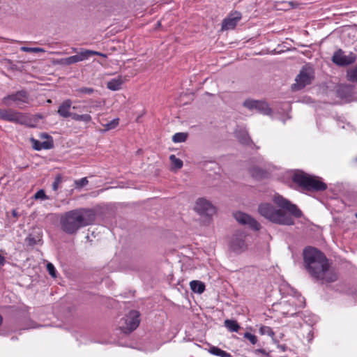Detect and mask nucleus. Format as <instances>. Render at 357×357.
<instances>
[{"instance_id":"nucleus-1","label":"nucleus","mask_w":357,"mask_h":357,"mask_svg":"<svg viewBox=\"0 0 357 357\" xmlns=\"http://www.w3.org/2000/svg\"><path fill=\"white\" fill-rule=\"evenodd\" d=\"M303 255L305 268L314 279L322 284L338 280V273L331 268L328 259L321 251L310 246L304 249Z\"/></svg>"},{"instance_id":"nucleus-2","label":"nucleus","mask_w":357,"mask_h":357,"mask_svg":"<svg viewBox=\"0 0 357 357\" xmlns=\"http://www.w3.org/2000/svg\"><path fill=\"white\" fill-rule=\"evenodd\" d=\"M273 202L280 208H276L273 205L268 203L261 204L258 207L259 213L273 223L293 225L294 220L287 212L297 218L303 215L302 211L296 204H292L281 195L275 196Z\"/></svg>"},{"instance_id":"nucleus-3","label":"nucleus","mask_w":357,"mask_h":357,"mask_svg":"<svg viewBox=\"0 0 357 357\" xmlns=\"http://www.w3.org/2000/svg\"><path fill=\"white\" fill-rule=\"evenodd\" d=\"M93 209L79 208L67 211L60 218L61 229L68 235H75L86 226L91 225L96 220Z\"/></svg>"},{"instance_id":"nucleus-4","label":"nucleus","mask_w":357,"mask_h":357,"mask_svg":"<svg viewBox=\"0 0 357 357\" xmlns=\"http://www.w3.org/2000/svg\"><path fill=\"white\" fill-rule=\"evenodd\" d=\"M43 117L40 114L31 115L12 109H0V120L35 128Z\"/></svg>"},{"instance_id":"nucleus-5","label":"nucleus","mask_w":357,"mask_h":357,"mask_svg":"<svg viewBox=\"0 0 357 357\" xmlns=\"http://www.w3.org/2000/svg\"><path fill=\"white\" fill-rule=\"evenodd\" d=\"M291 180L301 191L322 192L327 189V185L320 178L303 171L295 172L291 176Z\"/></svg>"},{"instance_id":"nucleus-6","label":"nucleus","mask_w":357,"mask_h":357,"mask_svg":"<svg viewBox=\"0 0 357 357\" xmlns=\"http://www.w3.org/2000/svg\"><path fill=\"white\" fill-rule=\"evenodd\" d=\"M93 55H99V56H105V55L102 53H100V52H98L96 51H93V50H84V51H82V52L78 53L77 54L70 56L69 57L56 59V61H54V63L57 64V65L63 66H70V65L76 63L79 61L86 60L90 56H93Z\"/></svg>"},{"instance_id":"nucleus-7","label":"nucleus","mask_w":357,"mask_h":357,"mask_svg":"<svg viewBox=\"0 0 357 357\" xmlns=\"http://www.w3.org/2000/svg\"><path fill=\"white\" fill-rule=\"evenodd\" d=\"M29 99L28 92L25 90H21L6 96L2 99V102L7 106H10L11 102H13L17 107L22 109L23 105L29 102Z\"/></svg>"},{"instance_id":"nucleus-8","label":"nucleus","mask_w":357,"mask_h":357,"mask_svg":"<svg viewBox=\"0 0 357 357\" xmlns=\"http://www.w3.org/2000/svg\"><path fill=\"white\" fill-rule=\"evenodd\" d=\"M314 78V71L311 67L303 66L296 78V84H294L296 89H303L310 84Z\"/></svg>"},{"instance_id":"nucleus-9","label":"nucleus","mask_w":357,"mask_h":357,"mask_svg":"<svg viewBox=\"0 0 357 357\" xmlns=\"http://www.w3.org/2000/svg\"><path fill=\"white\" fill-rule=\"evenodd\" d=\"M246 234L243 231H236L232 236L229 243L230 249L236 254H240L246 250Z\"/></svg>"},{"instance_id":"nucleus-10","label":"nucleus","mask_w":357,"mask_h":357,"mask_svg":"<svg viewBox=\"0 0 357 357\" xmlns=\"http://www.w3.org/2000/svg\"><path fill=\"white\" fill-rule=\"evenodd\" d=\"M243 106L250 110L255 109L260 113L265 115H271L273 112L268 104L266 102L261 100L248 99L244 101Z\"/></svg>"},{"instance_id":"nucleus-11","label":"nucleus","mask_w":357,"mask_h":357,"mask_svg":"<svg viewBox=\"0 0 357 357\" xmlns=\"http://www.w3.org/2000/svg\"><path fill=\"white\" fill-rule=\"evenodd\" d=\"M194 209L202 215L211 216L215 213V206L204 198L197 200Z\"/></svg>"},{"instance_id":"nucleus-12","label":"nucleus","mask_w":357,"mask_h":357,"mask_svg":"<svg viewBox=\"0 0 357 357\" xmlns=\"http://www.w3.org/2000/svg\"><path fill=\"white\" fill-rule=\"evenodd\" d=\"M236 221L243 225H248L255 231H259L261 228L260 224L250 215L238 211L234 214Z\"/></svg>"},{"instance_id":"nucleus-13","label":"nucleus","mask_w":357,"mask_h":357,"mask_svg":"<svg viewBox=\"0 0 357 357\" xmlns=\"http://www.w3.org/2000/svg\"><path fill=\"white\" fill-rule=\"evenodd\" d=\"M42 137L47 139V141L40 142L33 137L31 138L32 147L36 151H40L42 149H51L54 147V142L52 137L47 133H43Z\"/></svg>"},{"instance_id":"nucleus-14","label":"nucleus","mask_w":357,"mask_h":357,"mask_svg":"<svg viewBox=\"0 0 357 357\" xmlns=\"http://www.w3.org/2000/svg\"><path fill=\"white\" fill-rule=\"evenodd\" d=\"M241 19V13L235 11L234 13H231L228 17L223 20L222 29L228 30L234 29Z\"/></svg>"},{"instance_id":"nucleus-15","label":"nucleus","mask_w":357,"mask_h":357,"mask_svg":"<svg viewBox=\"0 0 357 357\" xmlns=\"http://www.w3.org/2000/svg\"><path fill=\"white\" fill-rule=\"evenodd\" d=\"M139 312L137 310H131L126 320V324L129 332L135 330L139 324Z\"/></svg>"},{"instance_id":"nucleus-16","label":"nucleus","mask_w":357,"mask_h":357,"mask_svg":"<svg viewBox=\"0 0 357 357\" xmlns=\"http://www.w3.org/2000/svg\"><path fill=\"white\" fill-rule=\"evenodd\" d=\"M332 61L334 63L340 66L349 65L354 61L349 57L344 55L342 50H339L334 53Z\"/></svg>"},{"instance_id":"nucleus-17","label":"nucleus","mask_w":357,"mask_h":357,"mask_svg":"<svg viewBox=\"0 0 357 357\" xmlns=\"http://www.w3.org/2000/svg\"><path fill=\"white\" fill-rule=\"evenodd\" d=\"M72 101L70 99L65 100L59 106L57 110L59 115L63 118L71 117L73 113L70 112Z\"/></svg>"},{"instance_id":"nucleus-18","label":"nucleus","mask_w":357,"mask_h":357,"mask_svg":"<svg viewBox=\"0 0 357 357\" xmlns=\"http://www.w3.org/2000/svg\"><path fill=\"white\" fill-rule=\"evenodd\" d=\"M250 174L254 178L261 180L267 177V172L260 167H253L250 169Z\"/></svg>"},{"instance_id":"nucleus-19","label":"nucleus","mask_w":357,"mask_h":357,"mask_svg":"<svg viewBox=\"0 0 357 357\" xmlns=\"http://www.w3.org/2000/svg\"><path fill=\"white\" fill-rule=\"evenodd\" d=\"M123 82L121 77L114 78L107 82V87L112 91H117L121 89Z\"/></svg>"},{"instance_id":"nucleus-20","label":"nucleus","mask_w":357,"mask_h":357,"mask_svg":"<svg viewBox=\"0 0 357 357\" xmlns=\"http://www.w3.org/2000/svg\"><path fill=\"white\" fill-rule=\"evenodd\" d=\"M191 290L197 294H202L205 290V284L199 280H192L190 282Z\"/></svg>"},{"instance_id":"nucleus-21","label":"nucleus","mask_w":357,"mask_h":357,"mask_svg":"<svg viewBox=\"0 0 357 357\" xmlns=\"http://www.w3.org/2000/svg\"><path fill=\"white\" fill-rule=\"evenodd\" d=\"M224 325L231 332H238L241 328L237 321L234 319H226L224 322Z\"/></svg>"},{"instance_id":"nucleus-22","label":"nucleus","mask_w":357,"mask_h":357,"mask_svg":"<svg viewBox=\"0 0 357 357\" xmlns=\"http://www.w3.org/2000/svg\"><path fill=\"white\" fill-rule=\"evenodd\" d=\"M236 136L239 142L243 144L248 145L251 142V139L249 137L248 132L245 130H240L236 132Z\"/></svg>"},{"instance_id":"nucleus-23","label":"nucleus","mask_w":357,"mask_h":357,"mask_svg":"<svg viewBox=\"0 0 357 357\" xmlns=\"http://www.w3.org/2000/svg\"><path fill=\"white\" fill-rule=\"evenodd\" d=\"M40 241H42V236L40 234H38L37 236L29 234L25 238V242L26 245L31 247L40 243Z\"/></svg>"},{"instance_id":"nucleus-24","label":"nucleus","mask_w":357,"mask_h":357,"mask_svg":"<svg viewBox=\"0 0 357 357\" xmlns=\"http://www.w3.org/2000/svg\"><path fill=\"white\" fill-rule=\"evenodd\" d=\"M208 351L211 354H213L214 356H217L232 357V356L229 353H228L217 347H215V346L211 347L210 349H208Z\"/></svg>"},{"instance_id":"nucleus-25","label":"nucleus","mask_w":357,"mask_h":357,"mask_svg":"<svg viewBox=\"0 0 357 357\" xmlns=\"http://www.w3.org/2000/svg\"><path fill=\"white\" fill-rule=\"evenodd\" d=\"M72 119L77 121H83L85 123H89L92 120L91 115L88 114H78L77 113H73L72 115Z\"/></svg>"},{"instance_id":"nucleus-26","label":"nucleus","mask_w":357,"mask_h":357,"mask_svg":"<svg viewBox=\"0 0 357 357\" xmlns=\"http://www.w3.org/2000/svg\"><path fill=\"white\" fill-rule=\"evenodd\" d=\"M95 90L92 87H80L75 90L77 96L82 97L83 95H91L94 93Z\"/></svg>"},{"instance_id":"nucleus-27","label":"nucleus","mask_w":357,"mask_h":357,"mask_svg":"<svg viewBox=\"0 0 357 357\" xmlns=\"http://www.w3.org/2000/svg\"><path fill=\"white\" fill-rule=\"evenodd\" d=\"M119 123V118L114 119L113 120L110 121L109 122H108L105 124H102V126L105 128L103 131L105 132V131H108L110 130H113L117 127Z\"/></svg>"},{"instance_id":"nucleus-28","label":"nucleus","mask_w":357,"mask_h":357,"mask_svg":"<svg viewBox=\"0 0 357 357\" xmlns=\"http://www.w3.org/2000/svg\"><path fill=\"white\" fill-rule=\"evenodd\" d=\"M188 138V134L185 132H177L172 137V141L174 143L184 142Z\"/></svg>"},{"instance_id":"nucleus-29","label":"nucleus","mask_w":357,"mask_h":357,"mask_svg":"<svg viewBox=\"0 0 357 357\" xmlns=\"http://www.w3.org/2000/svg\"><path fill=\"white\" fill-rule=\"evenodd\" d=\"M169 160L176 169H181L183 167V161L181 159L176 158L174 155H171L169 156Z\"/></svg>"},{"instance_id":"nucleus-30","label":"nucleus","mask_w":357,"mask_h":357,"mask_svg":"<svg viewBox=\"0 0 357 357\" xmlns=\"http://www.w3.org/2000/svg\"><path fill=\"white\" fill-rule=\"evenodd\" d=\"M20 50L24 52L38 53V52H45L44 49L40 48V47H25V46L22 47L20 48Z\"/></svg>"},{"instance_id":"nucleus-31","label":"nucleus","mask_w":357,"mask_h":357,"mask_svg":"<svg viewBox=\"0 0 357 357\" xmlns=\"http://www.w3.org/2000/svg\"><path fill=\"white\" fill-rule=\"evenodd\" d=\"M33 197L35 199H41V200H47L50 199L49 197L46 195L45 190L43 189L38 190L35 193Z\"/></svg>"},{"instance_id":"nucleus-32","label":"nucleus","mask_w":357,"mask_h":357,"mask_svg":"<svg viewBox=\"0 0 357 357\" xmlns=\"http://www.w3.org/2000/svg\"><path fill=\"white\" fill-rule=\"evenodd\" d=\"M347 77L349 81L357 82V66L348 71Z\"/></svg>"},{"instance_id":"nucleus-33","label":"nucleus","mask_w":357,"mask_h":357,"mask_svg":"<svg viewBox=\"0 0 357 357\" xmlns=\"http://www.w3.org/2000/svg\"><path fill=\"white\" fill-rule=\"evenodd\" d=\"M63 180L62 176L61 174H57L54 178V181L52 183V190L54 191H56L59 189V185L61 183Z\"/></svg>"},{"instance_id":"nucleus-34","label":"nucleus","mask_w":357,"mask_h":357,"mask_svg":"<svg viewBox=\"0 0 357 357\" xmlns=\"http://www.w3.org/2000/svg\"><path fill=\"white\" fill-rule=\"evenodd\" d=\"M259 333L261 335L267 334L270 336H273L274 335V333L272 330V328L269 326H263L259 328Z\"/></svg>"},{"instance_id":"nucleus-35","label":"nucleus","mask_w":357,"mask_h":357,"mask_svg":"<svg viewBox=\"0 0 357 357\" xmlns=\"http://www.w3.org/2000/svg\"><path fill=\"white\" fill-rule=\"evenodd\" d=\"M243 337L248 339L251 342L252 344H255L257 342V336L250 333H245Z\"/></svg>"},{"instance_id":"nucleus-36","label":"nucleus","mask_w":357,"mask_h":357,"mask_svg":"<svg viewBox=\"0 0 357 357\" xmlns=\"http://www.w3.org/2000/svg\"><path fill=\"white\" fill-rule=\"evenodd\" d=\"M47 269L49 274L54 278H56V271L54 266L52 263H47Z\"/></svg>"},{"instance_id":"nucleus-37","label":"nucleus","mask_w":357,"mask_h":357,"mask_svg":"<svg viewBox=\"0 0 357 357\" xmlns=\"http://www.w3.org/2000/svg\"><path fill=\"white\" fill-rule=\"evenodd\" d=\"M89 181L86 177L75 181L76 188H82L88 184Z\"/></svg>"},{"instance_id":"nucleus-38","label":"nucleus","mask_w":357,"mask_h":357,"mask_svg":"<svg viewBox=\"0 0 357 357\" xmlns=\"http://www.w3.org/2000/svg\"><path fill=\"white\" fill-rule=\"evenodd\" d=\"M283 5L282 7L280 8L279 9L281 10H289L293 7V3L291 1L289 2H283L282 3Z\"/></svg>"},{"instance_id":"nucleus-39","label":"nucleus","mask_w":357,"mask_h":357,"mask_svg":"<svg viewBox=\"0 0 357 357\" xmlns=\"http://www.w3.org/2000/svg\"><path fill=\"white\" fill-rule=\"evenodd\" d=\"M6 263V258L0 254V265L3 266Z\"/></svg>"},{"instance_id":"nucleus-40","label":"nucleus","mask_w":357,"mask_h":357,"mask_svg":"<svg viewBox=\"0 0 357 357\" xmlns=\"http://www.w3.org/2000/svg\"><path fill=\"white\" fill-rule=\"evenodd\" d=\"M283 314H284L285 315L294 316L296 314V311H293V312L287 311V312H283Z\"/></svg>"},{"instance_id":"nucleus-41","label":"nucleus","mask_w":357,"mask_h":357,"mask_svg":"<svg viewBox=\"0 0 357 357\" xmlns=\"http://www.w3.org/2000/svg\"><path fill=\"white\" fill-rule=\"evenodd\" d=\"M12 215H13V216L14 218H18V216H19V214H18V213H17V210H16V209H13V210L12 211Z\"/></svg>"},{"instance_id":"nucleus-42","label":"nucleus","mask_w":357,"mask_h":357,"mask_svg":"<svg viewBox=\"0 0 357 357\" xmlns=\"http://www.w3.org/2000/svg\"><path fill=\"white\" fill-rule=\"evenodd\" d=\"M36 324L34 321H31V324H30V326L28 328H36Z\"/></svg>"},{"instance_id":"nucleus-43","label":"nucleus","mask_w":357,"mask_h":357,"mask_svg":"<svg viewBox=\"0 0 357 357\" xmlns=\"http://www.w3.org/2000/svg\"><path fill=\"white\" fill-rule=\"evenodd\" d=\"M257 351H258L259 352H260V353H262V354H264V353H265V350H264V349H258Z\"/></svg>"},{"instance_id":"nucleus-44","label":"nucleus","mask_w":357,"mask_h":357,"mask_svg":"<svg viewBox=\"0 0 357 357\" xmlns=\"http://www.w3.org/2000/svg\"><path fill=\"white\" fill-rule=\"evenodd\" d=\"M2 322H3V317H2V316L0 314V326L1 325Z\"/></svg>"},{"instance_id":"nucleus-45","label":"nucleus","mask_w":357,"mask_h":357,"mask_svg":"<svg viewBox=\"0 0 357 357\" xmlns=\"http://www.w3.org/2000/svg\"><path fill=\"white\" fill-rule=\"evenodd\" d=\"M73 109H77V107H76L75 106H73Z\"/></svg>"},{"instance_id":"nucleus-46","label":"nucleus","mask_w":357,"mask_h":357,"mask_svg":"<svg viewBox=\"0 0 357 357\" xmlns=\"http://www.w3.org/2000/svg\"><path fill=\"white\" fill-rule=\"evenodd\" d=\"M160 22H158V26H160Z\"/></svg>"},{"instance_id":"nucleus-47","label":"nucleus","mask_w":357,"mask_h":357,"mask_svg":"<svg viewBox=\"0 0 357 357\" xmlns=\"http://www.w3.org/2000/svg\"><path fill=\"white\" fill-rule=\"evenodd\" d=\"M356 218H357V213L355 214Z\"/></svg>"}]
</instances>
